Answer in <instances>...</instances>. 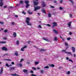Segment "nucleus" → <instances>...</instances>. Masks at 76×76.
<instances>
[{
	"instance_id": "1",
	"label": "nucleus",
	"mask_w": 76,
	"mask_h": 76,
	"mask_svg": "<svg viewBox=\"0 0 76 76\" xmlns=\"http://www.w3.org/2000/svg\"><path fill=\"white\" fill-rule=\"evenodd\" d=\"M34 1V11H36L37 10L39 9L40 8V7L37 6L36 7H35V6L37 5L38 4V0H33Z\"/></svg>"
},
{
	"instance_id": "2",
	"label": "nucleus",
	"mask_w": 76,
	"mask_h": 76,
	"mask_svg": "<svg viewBox=\"0 0 76 76\" xmlns=\"http://www.w3.org/2000/svg\"><path fill=\"white\" fill-rule=\"evenodd\" d=\"M29 3V1H25V3L26 4V8H28V7H29V4H28V3Z\"/></svg>"
},
{
	"instance_id": "3",
	"label": "nucleus",
	"mask_w": 76,
	"mask_h": 76,
	"mask_svg": "<svg viewBox=\"0 0 76 76\" xmlns=\"http://www.w3.org/2000/svg\"><path fill=\"white\" fill-rule=\"evenodd\" d=\"M26 22L27 25L28 26H31L32 25V24H31V23L29 22V21L26 20Z\"/></svg>"
},
{
	"instance_id": "4",
	"label": "nucleus",
	"mask_w": 76,
	"mask_h": 76,
	"mask_svg": "<svg viewBox=\"0 0 76 76\" xmlns=\"http://www.w3.org/2000/svg\"><path fill=\"white\" fill-rule=\"evenodd\" d=\"M62 52H63V53H64V52L65 53H66V54H70L71 55V56H72V53H71V52H67L65 50H63Z\"/></svg>"
},
{
	"instance_id": "5",
	"label": "nucleus",
	"mask_w": 76,
	"mask_h": 76,
	"mask_svg": "<svg viewBox=\"0 0 76 76\" xmlns=\"http://www.w3.org/2000/svg\"><path fill=\"white\" fill-rule=\"evenodd\" d=\"M52 25L53 26H54L55 27L57 26V24L56 23V22H55L52 23Z\"/></svg>"
},
{
	"instance_id": "6",
	"label": "nucleus",
	"mask_w": 76,
	"mask_h": 76,
	"mask_svg": "<svg viewBox=\"0 0 76 76\" xmlns=\"http://www.w3.org/2000/svg\"><path fill=\"white\" fill-rule=\"evenodd\" d=\"M42 39H43V40H45V41H48V42H49V40L47 39V38L43 37L42 38Z\"/></svg>"
},
{
	"instance_id": "7",
	"label": "nucleus",
	"mask_w": 76,
	"mask_h": 76,
	"mask_svg": "<svg viewBox=\"0 0 76 76\" xmlns=\"http://www.w3.org/2000/svg\"><path fill=\"white\" fill-rule=\"evenodd\" d=\"M2 50H4V51H7V49L5 47H3L2 48Z\"/></svg>"
},
{
	"instance_id": "8",
	"label": "nucleus",
	"mask_w": 76,
	"mask_h": 76,
	"mask_svg": "<svg viewBox=\"0 0 76 76\" xmlns=\"http://www.w3.org/2000/svg\"><path fill=\"white\" fill-rule=\"evenodd\" d=\"M42 7H45V6H46V4H45V2L44 1H42Z\"/></svg>"
},
{
	"instance_id": "9",
	"label": "nucleus",
	"mask_w": 76,
	"mask_h": 76,
	"mask_svg": "<svg viewBox=\"0 0 76 76\" xmlns=\"http://www.w3.org/2000/svg\"><path fill=\"white\" fill-rule=\"evenodd\" d=\"M26 46L23 47L21 49V51H24V49L26 48Z\"/></svg>"
},
{
	"instance_id": "10",
	"label": "nucleus",
	"mask_w": 76,
	"mask_h": 76,
	"mask_svg": "<svg viewBox=\"0 0 76 76\" xmlns=\"http://www.w3.org/2000/svg\"><path fill=\"white\" fill-rule=\"evenodd\" d=\"M23 72H24V73H28V70H27L26 69H24L23 70Z\"/></svg>"
},
{
	"instance_id": "11",
	"label": "nucleus",
	"mask_w": 76,
	"mask_h": 76,
	"mask_svg": "<svg viewBox=\"0 0 76 76\" xmlns=\"http://www.w3.org/2000/svg\"><path fill=\"white\" fill-rule=\"evenodd\" d=\"M72 51L73 53H75V47H72Z\"/></svg>"
},
{
	"instance_id": "12",
	"label": "nucleus",
	"mask_w": 76,
	"mask_h": 76,
	"mask_svg": "<svg viewBox=\"0 0 76 76\" xmlns=\"http://www.w3.org/2000/svg\"><path fill=\"white\" fill-rule=\"evenodd\" d=\"M13 36H14V37L15 38H16V33L15 32H14L13 34Z\"/></svg>"
},
{
	"instance_id": "13",
	"label": "nucleus",
	"mask_w": 76,
	"mask_h": 76,
	"mask_svg": "<svg viewBox=\"0 0 76 76\" xmlns=\"http://www.w3.org/2000/svg\"><path fill=\"white\" fill-rule=\"evenodd\" d=\"M4 4L3 3V2H0V6H1V7H2Z\"/></svg>"
},
{
	"instance_id": "14",
	"label": "nucleus",
	"mask_w": 76,
	"mask_h": 76,
	"mask_svg": "<svg viewBox=\"0 0 76 76\" xmlns=\"http://www.w3.org/2000/svg\"><path fill=\"white\" fill-rule=\"evenodd\" d=\"M71 23H72V22L71 21H70L68 23V26H69V27H70V26H71Z\"/></svg>"
},
{
	"instance_id": "15",
	"label": "nucleus",
	"mask_w": 76,
	"mask_h": 76,
	"mask_svg": "<svg viewBox=\"0 0 76 76\" xmlns=\"http://www.w3.org/2000/svg\"><path fill=\"white\" fill-rule=\"evenodd\" d=\"M6 42L5 41H1L0 42V44H6Z\"/></svg>"
},
{
	"instance_id": "16",
	"label": "nucleus",
	"mask_w": 76,
	"mask_h": 76,
	"mask_svg": "<svg viewBox=\"0 0 76 76\" xmlns=\"http://www.w3.org/2000/svg\"><path fill=\"white\" fill-rule=\"evenodd\" d=\"M53 32H55V33H56V34H58V33H57V30H56L54 29H53Z\"/></svg>"
},
{
	"instance_id": "17",
	"label": "nucleus",
	"mask_w": 76,
	"mask_h": 76,
	"mask_svg": "<svg viewBox=\"0 0 76 76\" xmlns=\"http://www.w3.org/2000/svg\"><path fill=\"white\" fill-rule=\"evenodd\" d=\"M48 17L49 18H50L51 16V14L49 12L48 13Z\"/></svg>"
},
{
	"instance_id": "18",
	"label": "nucleus",
	"mask_w": 76,
	"mask_h": 76,
	"mask_svg": "<svg viewBox=\"0 0 76 76\" xmlns=\"http://www.w3.org/2000/svg\"><path fill=\"white\" fill-rule=\"evenodd\" d=\"M15 56H18V52H15Z\"/></svg>"
},
{
	"instance_id": "19",
	"label": "nucleus",
	"mask_w": 76,
	"mask_h": 76,
	"mask_svg": "<svg viewBox=\"0 0 76 76\" xmlns=\"http://www.w3.org/2000/svg\"><path fill=\"white\" fill-rule=\"evenodd\" d=\"M16 73H15V74H11V75L12 76H20L19 75H16Z\"/></svg>"
},
{
	"instance_id": "20",
	"label": "nucleus",
	"mask_w": 76,
	"mask_h": 76,
	"mask_svg": "<svg viewBox=\"0 0 76 76\" xmlns=\"http://www.w3.org/2000/svg\"><path fill=\"white\" fill-rule=\"evenodd\" d=\"M42 12L43 13H46V12H45V11L43 9L42 11Z\"/></svg>"
},
{
	"instance_id": "21",
	"label": "nucleus",
	"mask_w": 76,
	"mask_h": 76,
	"mask_svg": "<svg viewBox=\"0 0 76 76\" xmlns=\"http://www.w3.org/2000/svg\"><path fill=\"white\" fill-rule=\"evenodd\" d=\"M28 13L29 14V15H31V14H32V12H30V10H28Z\"/></svg>"
},
{
	"instance_id": "22",
	"label": "nucleus",
	"mask_w": 76,
	"mask_h": 76,
	"mask_svg": "<svg viewBox=\"0 0 76 76\" xmlns=\"http://www.w3.org/2000/svg\"><path fill=\"white\" fill-rule=\"evenodd\" d=\"M26 20H27V21H29L30 20V19H29V18L28 17L26 18Z\"/></svg>"
},
{
	"instance_id": "23",
	"label": "nucleus",
	"mask_w": 76,
	"mask_h": 76,
	"mask_svg": "<svg viewBox=\"0 0 76 76\" xmlns=\"http://www.w3.org/2000/svg\"><path fill=\"white\" fill-rule=\"evenodd\" d=\"M15 69V67H11L10 68V70H14Z\"/></svg>"
},
{
	"instance_id": "24",
	"label": "nucleus",
	"mask_w": 76,
	"mask_h": 76,
	"mask_svg": "<svg viewBox=\"0 0 76 76\" xmlns=\"http://www.w3.org/2000/svg\"><path fill=\"white\" fill-rule=\"evenodd\" d=\"M50 67H54L55 66L53 64H51L50 65Z\"/></svg>"
},
{
	"instance_id": "25",
	"label": "nucleus",
	"mask_w": 76,
	"mask_h": 76,
	"mask_svg": "<svg viewBox=\"0 0 76 76\" xmlns=\"http://www.w3.org/2000/svg\"><path fill=\"white\" fill-rule=\"evenodd\" d=\"M38 28H42V27L41 26V25H38Z\"/></svg>"
},
{
	"instance_id": "26",
	"label": "nucleus",
	"mask_w": 76,
	"mask_h": 76,
	"mask_svg": "<svg viewBox=\"0 0 76 76\" xmlns=\"http://www.w3.org/2000/svg\"><path fill=\"white\" fill-rule=\"evenodd\" d=\"M45 25L46 26H51V25H50L49 24H45Z\"/></svg>"
},
{
	"instance_id": "27",
	"label": "nucleus",
	"mask_w": 76,
	"mask_h": 76,
	"mask_svg": "<svg viewBox=\"0 0 76 76\" xmlns=\"http://www.w3.org/2000/svg\"><path fill=\"white\" fill-rule=\"evenodd\" d=\"M27 43H28V44H31V43H32V42L31 41H28L27 42Z\"/></svg>"
},
{
	"instance_id": "28",
	"label": "nucleus",
	"mask_w": 76,
	"mask_h": 76,
	"mask_svg": "<svg viewBox=\"0 0 76 76\" xmlns=\"http://www.w3.org/2000/svg\"><path fill=\"white\" fill-rule=\"evenodd\" d=\"M6 66L7 67H10V66L8 64H6Z\"/></svg>"
},
{
	"instance_id": "29",
	"label": "nucleus",
	"mask_w": 76,
	"mask_h": 76,
	"mask_svg": "<svg viewBox=\"0 0 76 76\" xmlns=\"http://www.w3.org/2000/svg\"><path fill=\"white\" fill-rule=\"evenodd\" d=\"M44 68L45 69H48L49 68V66H46L44 67Z\"/></svg>"
},
{
	"instance_id": "30",
	"label": "nucleus",
	"mask_w": 76,
	"mask_h": 76,
	"mask_svg": "<svg viewBox=\"0 0 76 76\" xmlns=\"http://www.w3.org/2000/svg\"><path fill=\"white\" fill-rule=\"evenodd\" d=\"M54 39L55 41H57V40H58V39H57V37H55Z\"/></svg>"
},
{
	"instance_id": "31",
	"label": "nucleus",
	"mask_w": 76,
	"mask_h": 76,
	"mask_svg": "<svg viewBox=\"0 0 76 76\" xmlns=\"http://www.w3.org/2000/svg\"><path fill=\"white\" fill-rule=\"evenodd\" d=\"M0 24L1 25H3L4 24V23L3 22L1 21L0 22Z\"/></svg>"
},
{
	"instance_id": "32",
	"label": "nucleus",
	"mask_w": 76,
	"mask_h": 76,
	"mask_svg": "<svg viewBox=\"0 0 76 76\" xmlns=\"http://www.w3.org/2000/svg\"><path fill=\"white\" fill-rule=\"evenodd\" d=\"M22 13H23V14L24 15H26V12H25L24 11H23L22 12Z\"/></svg>"
},
{
	"instance_id": "33",
	"label": "nucleus",
	"mask_w": 76,
	"mask_h": 76,
	"mask_svg": "<svg viewBox=\"0 0 76 76\" xmlns=\"http://www.w3.org/2000/svg\"><path fill=\"white\" fill-rule=\"evenodd\" d=\"M19 41H17L16 42V44H17V45H18V44H19Z\"/></svg>"
},
{
	"instance_id": "34",
	"label": "nucleus",
	"mask_w": 76,
	"mask_h": 76,
	"mask_svg": "<svg viewBox=\"0 0 76 76\" xmlns=\"http://www.w3.org/2000/svg\"><path fill=\"white\" fill-rule=\"evenodd\" d=\"M9 56V54L8 53H6L4 55V56Z\"/></svg>"
},
{
	"instance_id": "35",
	"label": "nucleus",
	"mask_w": 76,
	"mask_h": 76,
	"mask_svg": "<svg viewBox=\"0 0 76 76\" xmlns=\"http://www.w3.org/2000/svg\"><path fill=\"white\" fill-rule=\"evenodd\" d=\"M69 61H71V62H72V63H73V60H71V59H69Z\"/></svg>"
},
{
	"instance_id": "36",
	"label": "nucleus",
	"mask_w": 76,
	"mask_h": 76,
	"mask_svg": "<svg viewBox=\"0 0 76 76\" xmlns=\"http://www.w3.org/2000/svg\"><path fill=\"white\" fill-rule=\"evenodd\" d=\"M32 69H33V70H37V68H35V67H33Z\"/></svg>"
},
{
	"instance_id": "37",
	"label": "nucleus",
	"mask_w": 76,
	"mask_h": 76,
	"mask_svg": "<svg viewBox=\"0 0 76 76\" xmlns=\"http://www.w3.org/2000/svg\"><path fill=\"white\" fill-rule=\"evenodd\" d=\"M38 64V62H35V65H37V64Z\"/></svg>"
},
{
	"instance_id": "38",
	"label": "nucleus",
	"mask_w": 76,
	"mask_h": 76,
	"mask_svg": "<svg viewBox=\"0 0 76 76\" xmlns=\"http://www.w3.org/2000/svg\"><path fill=\"white\" fill-rule=\"evenodd\" d=\"M40 51H46V50H45V49H42L40 50Z\"/></svg>"
},
{
	"instance_id": "39",
	"label": "nucleus",
	"mask_w": 76,
	"mask_h": 76,
	"mask_svg": "<svg viewBox=\"0 0 76 76\" xmlns=\"http://www.w3.org/2000/svg\"><path fill=\"white\" fill-rule=\"evenodd\" d=\"M23 3V1H21L20 2V3H21V4H22Z\"/></svg>"
},
{
	"instance_id": "40",
	"label": "nucleus",
	"mask_w": 76,
	"mask_h": 76,
	"mask_svg": "<svg viewBox=\"0 0 76 76\" xmlns=\"http://www.w3.org/2000/svg\"><path fill=\"white\" fill-rule=\"evenodd\" d=\"M5 60H7V61H11V60L9 59H5Z\"/></svg>"
},
{
	"instance_id": "41",
	"label": "nucleus",
	"mask_w": 76,
	"mask_h": 76,
	"mask_svg": "<svg viewBox=\"0 0 76 76\" xmlns=\"http://www.w3.org/2000/svg\"><path fill=\"white\" fill-rule=\"evenodd\" d=\"M31 76H37V75L34 74H32L31 75Z\"/></svg>"
},
{
	"instance_id": "42",
	"label": "nucleus",
	"mask_w": 76,
	"mask_h": 76,
	"mask_svg": "<svg viewBox=\"0 0 76 76\" xmlns=\"http://www.w3.org/2000/svg\"><path fill=\"white\" fill-rule=\"evenodd\" d=\"M15 25V22H12V25Z\"/></svg>"
},
{
	"instance_id": "43",
	"label": "nucleus",
	"mask_w": 76,
	"mask_h": 76,
	"mask_svg": "<svg viewBox=\"0 0 76 76\" xmlns=\"http://www.w3.org/2000/svg\"><path fill=\"white\" fill-rule=\"evenodd\" d=\"M19 65H20V67H22V66L23 65L22 64H19Z\"/></svg>"
},
{
	"instance_id": "44",
	"label": "nucleus",
	"mask_w": 76,
	"mask_h": 76,
	"mask_svg": "<svg viewBox=\"0 0 76 76\" xmlns=\"http://www.w3.org/2000/svg\"><path fill=\"white\" fill-rule=\"evenodd\" d=\"M23 60V59H20V62L21 63L22 61Z\"/></svg>"
},
{
	"instance_id": "45",
	"label": "nucleus",
	"mask_w": 76,
	"mask_h": 76,
	"mask_svg": "<svg viewBox=\"0 0 76 76\" xmlns=\"http://www.w3.org/2000/svg\"><path fill=\"white\" fill-rule=\"evenodd\" d=\"M67 40H70V37H68L67 38Z\"/></svg>"
},
{
	"instance_id": "46",
	"label": "nucleus",
	"mask_w": 76,
	"mask_h": 76,
	"mask_svg": "<svg viewBox=\"0 0 76 76\" xmlns=\"http://www.w3.org/2000/svg\"><path fill=\"white\" fill-rule=\"evenodd\" d=\"M70 71H68L67 72L68 75L70 74Z\"/></svg>"
},
{
	"instance_id": "47",
	"label": "nucleus",
	"mask_w": 76,
	"mask_h": 76,
	"mask_svg": "<svg viewBox=\"0 0 76 76\" xmlns=\"http://www.w3.org/2000/svg\"><path fill=\"white\" fill-rule=\"evenodd\" d=\"M7 5L5 6L4 7V8L5 9V8H7Z\"/></svg>"
},
{
	"instance_id": "48",
	"label": "nucleus",
	"mask_w": 76,
	"mask_h": 76,
	"mask_svg": "<svg viewBox=\"0 0 76 76\" xmlns=\"http://www.w3.org/2000/svg\"><path fill=\"white\" fill-rule=\"evenodd\" d=\"M4 32L5 33H6V32H7V30H5L4 31Z\"/></svg>"
},
{
	"instance_id": "49",
	"label": "nucleus",
	"mask_w": 76,
	"mask_h": 76,
	"mask_svg": "<svg viewBox=\"0 0 76 76\" xmlns=\"http://www.w3.org/2000/svg\"><path fill=\"white\" fill-rule=\"evenodd\" d=\"M11 63L13 65L15 64V63L13 62H11Z\"/></svg>"
},
{
	"instance_id": "50",
	"label": "nucleus",
	"mask_w": 76,
	"mask_h": 76,
	"mask_svg": "<svg viewBox=\"0 0 76 76\" xmlns=\"http://www.w3.org/2000/svg\"><path fill=\"white\" fill-rule=\"evenodd\" d=\"M30 73H34V71H33L32 70H31L30 71Z\"/></svg>"
},
{
	"instance_id": "51",
	"label": "nucleus",
	"mask_w": 76,
	"mask_h": 76,
	"mask_svg": "<svg viewBox=\"0 0 76 76\" xmlns=\"http://www.w3.org/2000/svg\"><path fill=\"white\" fill-rule=\"evenodd\" d=\"M65 45H66V46H67L68 45V44L66 42H65Z\"/></svg>"
},
{
	"instance_id": "52",
	"label": "nucleus",
	"mask_w": 76,
	"mask_h": 76,
	"mask_svg": "<svg viewBox=\"0 0 76 76\" xmlns=\"http://www.w3.org/2000/svg\"><path fill=\"white\" fill-rule=\"evenodd\" d=\"M13 7H14L10 6V7L9 8H10V9H12V8H13Z\"/></svg>"
},
{
	"instance_id": "53",
	"label": "nucleus",
	"mask_w": 76,
	"mask_h": 76,
	"mask_svg": "<svg viewBox=\"0 0 76 76\" xmlns=\"http://www.w3.org/2000/svg\"><path fill=\"white\" fill-rule=\"evenodd\" d=\"M50 7L51 8H52L53 9L54 8V6H50Z\"/></svg>"
},
{
	"instance_id": "54",
	"label": "nucleus",
	"mask_w": 76,
	"mask_h": 76,
	"mask_svg": "<svg viewBox=\"0 0 76 76\" xmlns=\"http://www.w3.org/2000/svg\"><path fill=\"white\" fill-rule=\"evenodd\" d=\"M15 18H18V15H15Z\"/></svg>"
},
{
	"instance_id": "55",
	"label": "nucleus",
	"mask_w": 76,
	"mask_h": 76,
	"mask_svg": "<svg viewBox=\"0 0 76 76\" xmlns=\"http://www.w3.org/2000/svg\"><path fill=\"white\" fill-rule=\"evenodd\" d=\"M43 72H44V71L43 70H41L40 71V72L41 73H43Z\"/></svg>"
},
{
	"instance_id": "56",
	"label": "nucleus",
	"mask_w": 76,
	"mask_h": 76,
	"mask_svg": "<svg viewBox=\"0 0 76 76\" xmlns=\"http://www.w3.org/2000/svg\"><path fill=\"white\" fill-rule=\"evenodd\" d=\"M3 0H0V2H2L3 3Z\"/></svg>"
},
{
	"instance_id": "57",
	"label": "nucleus",
	"mask_w": 76,
	"mask_h": 76,
	"mask_svg": "<svg viewBox=\"0 0 76 76\" xmlns=\"http://www.w3.org/2000/svg\"><path fill=\"white\" fill-rule=\"evenodd\" d=\"M59 9L60 10H62V9H63V8H62L61 7H60Z\"/></svg>"
},
{
	"instance_id": "58",
	"label": "nucleus",
	"mask_w": 76,
	"mask_h": 76,
	"mask_svg": "<svg viewBox=\"0 0 76 76\" xmlns=\"http://www.w3.org/2000/svg\"><path fill=\"white\" fill-rule=\"evenodd\" d=\"M62 2H63V0H61V1H60V3H62Z\"/></svg>"
},
{
	"instance_id": "59",
	"label": "nucleus",
	"mask_w": 76,
	"mask_h": 76,
	"mask_svg": "<svg viewBox=\"0 0 76 76\" xmlns=\"http://www.w3.org/2000/svg\"><path fill=\"white\" fill-rule=\"evenodd\" d=\"M66 60H69V58H68V57H66Z\"/></svg>"
},
{
	"instance_id": "60",
	"label": "nucleus",
	"mask_w": 76,
	"mask_h": 76,
	"mask_svg": "<svg viewBox=\"0 0 76 76\" xmlns=\"http://www.w3.org/2000/svg\"><path fill=\"white\" fill-rule=\"evenodd\" d=\"M69 16L71 18L72 17V15L71 14H69Z\"/></svg>"
},
{
	"instance_id": "61",
	"label": "nucleus",
	"mask_w": 76,
	"mask_h": 76,
	"mask_svg": "<svg viewBox=\"0 0 76 76\" xmlns=\"http://www.w3.org/2000/svg\"><path fill=\"white\" fill-rule=\"evenodd\" d=\"M76 55L75 54H74V57H76Z\"/></svg>"
},
{
	"instance_id": "62",
	"label": "nucleus",
	"mask_w": 76,
	"mask_h": 76,
	"mask_svg": "<svg viewBox=\"0 0 76 76\" xmlns=\"http://www.w3.org/2000/svg\"><path fill=\"white\" fill-rule=\"evenodd\" d=\"M71 3L72 4H73V1L71 2Z\"/></svg>"
},
{
	"instance_id": "63",
	"label": "nucleus",
	"mask_w": 76,
	"mask_h": 76,
	"mask_svg": "<svg viewBox=\"0 0 76 76\" xmlns=\"http://www.w3.org/2000/svg\"><path fill=\"white\" fill-rule=\"evenodd\" d=\"M3 39H6L7 38H6V37H4Z\"/></svg>"
},
{
	"instance_id": "64",
	"label": "nucleus",
	"mask_w": 76,
	"mask_h": 76,
	"mask_svg": "<svg viewBox=\"0 0 76 76\" xmlns=\"http://www.w3.org/2000/svg\"><path fill=\"white\" fill-rule=\"evenodd\" d=\"M56 12L53 13V15H56Z\"/></svg>"
}]
</instances>
